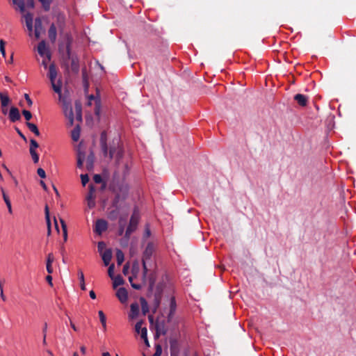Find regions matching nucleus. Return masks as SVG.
<instances>
[{
    "instance_id": "nucleus-11",
    "label": "nucleus",
    "mask_w": 356,
    "mask_h": 356,
    "mask_svg": "<svg viewBox=\"0 0 356 356\" xmlns=\"http://www.w3.org/2000/svg\"><path fill=\"white\" fill-rule=\"evenodd\" d=\"M129 174V166L127 162L120 163V177L125 181L127 176Z\"/></svg>"
},
{
    "instance_id": "nucleus-10",
    "label": "nucleus",
    "mask_w": 356,
    "mask_h": 356,
    "mask_svg": "<svg viewBox=\"0 0 356 356\" xmlns=\"http://www.w3.org/2000/svg\"><path fill=\"white\" fill-rule=\"evenodd\" d=\"M108 228V223L104 219H98L96 221L95 227V232L98 234H102V232L106 231Z\"/></svg>"
},
{
    "instance_id": "nucleus-45",
    "label": "nucleus",
    "mask_w": 356,
    "mask_h": 356,
    "mask_svg": "<svg viewBox=\"0 0 356 356\" xmlns=\"http://www.w3.org/2000/svg\"><path fill=\"white\" fill-rule=\"evenodd\" d=\"M81 183L83 186L86 185V184L89 181V177L87 174L81 175Z\"/></svg>"
},
{
    "instance_id": "nucleus-5",
    "label": "nucleus",
    "mask_w": 356,
    "mask_h": 356,
    "mask_svg": "<svg viewBox=\"0 0 356 356\" xmlns=\"http://www.w3.org/2000/svg\"><path fill=\"white\" fill-rule=\"evenodd\" d=\"M109 156L111 159L113 157L115 158L116 170L114 172H120V163L122 162L121 159L123 156V149L119 146L117 147L115 146L111 147L109 150Z\"/></svg>"
},
{
    "instance_id": "nucleus-9",
    "label": "nucleus",
    "mask_w": 356,
    "mask_h": 356,
    "mask_svg": "<svg viewBox=\"0 0 356 356\" xmlns=\"http://www.w3.org/2000/svg\"><path fill=\"white\" fill-rule=\"evenodd\" d=\"M38 52L41 56H46L48 60L51 59V54L44 40L39 42L38 45Z\"/></svg>"
},
{
    "instance_id": "nucleus-48",
    "label": "nucleus",
    "mask_w": 356,
    "mask_h": 356,
    "mask_svg": "<svg viewBox=\"0 0 356 356\" xmlns=\"http://www.w3.org/2000/svg\"><path fill=\"white\" fill-rule=\"evenodd\" d=\"M93 180L96 184H100L103 181L102 176L98 174L94 175Z\"/></svg>"
},
{
    "instance_id": "nucleus-7",
    "label": "nucleus",
    "mask_w": 356,
    "mask_h": 356,
    "mask_svg": "<svg viewBox=\"0 0 356 356\" xmlns=\"http://www.w3.org/2000/svg\"><path fill=\"white\" fill-rule=\"evenodd\" d=\"M150 270H149L147 268V275L146 276V282H148V284H149V289L150 291H152L153 289V287L155 284V282L156 281V271L155 270H152V271H150L149 273ZM142 282H143V285H144V282L142 280ZM147 283L145 284V285Z\"/></svg>"
},
{
    "instance_id": "nucleus-17",
    "label": "nucleus",
    "mask_w": 356,
    "mask_h": 356,
    "mask_svg": "<svg viewBox=\"0 0 356 356\" xmlns=\"http://www.w3.org/2000/svg\"><path fill=\"white\" fill-rule=\"evenodd\" d=\"M139 314V305L137 302H134L130 306V313L129 316L130 318H136Z\"/></svg>"
},
{
    "instance_id": "nucleus-54",
    "label": "nucleus",
    "mask_w": 356,
    "mask_h": 356,
    "mask_svg": "<svg viewBox=\"0 0 356 356\" xmlns=\"http://www.w3.org/2000/svg\"><path fill=\"white\" fill-rule=\"evenodd\" d=\"M26 6L29 8L34 7V0H26Z\"/></svg>"
},
{
    "instance_id": "nucleus-26",
    "label": "nucleus",
    "mask_w": 356,
    "mask_h": 356,
    "mask_svg": "<svg viewBox=\"0 0 356 356\" xmlns=\"http://www.w3.org/2000/svg\"><path fill=\"white\" fill-rule=\"evenodd\" d=\"M80 126L77 124L74 129L72 131L71 137L74 141H78L80 138Z\"/></svg>"
},
{
    "instance_id": "nucleus-21",
    "label": "nucleus",
    "mask_w": 356,
    "mask_h": 356,
    "mask_svg": "<svg viewBox=\"0 0 356 356\" xmlns=\"http://www.w3.org/2000/svg\"><path fill=\"white\" fill-rule=\"evenodd\" d=\"M102 258L105 266H108L112 259L111 250L107 249L102 254Z\"/></svg>"
},
{
    "instance_id": "nucleus-43",
    "label": "nucleus",
    "mask_w": 356,
    "mask_h": 356,
    "mask_svg": "<svg viewBox=\"0 0 356 356\" xmlns=\"http://www.w3.org/2000/svg\"><path fill=\"white\" fill-rule=\"evenodd\" d=\"M129 281L130 282L132 288H134V289L140 290L142 288V286H143L142 284H135V283L132 282V281H133L132 277H129Z\"/></svg>"
},
{
    "instance_id": "nucleus-57",
    "label": "nucleus",
    "mask_w": 356,
    "mask_h": 356,
    "mask_svg": "<svg viewBox=\"0 0 356 356\" xmlns=\"http://www.w3.org/2000/svg\"><path fill=\"white\" fill-rule=\"evenodd\" d=\"M24 98L26 100L29 106H31L32 104H33V101L31 100V99L30 98L29 95L28 94H24Z\"/></svg>"
},
{
    "instance_id": "nucleus-30",
    "label": "nucleus",
    "mask_w": 356,
    "mask_h": 356,
    "mask_svg": "<svg viewBox=\"0 0 356 356\" xmlns=\"http://www.w3.org/2000/svg\"><path fill=\"white\" fill-rule=\"evenodd\" d=\"M161 293L160 292L156 293L154 295V312H155L156 310L159 308L160 303H161Z\"/></svg>"
},
{
    "instance_id": "nucleus-35",
    "label": "nucleus",
    "mask_w": 356,
    "mask_h": 356,
    "mask_svg": "<svg viewBox=\"0 0 356 356\" xmlns=\"http://www.w3.org/2000/svg\"><path fill=\"white\" fill-rule=\"evenodd\" d=\"M170 354L172 353H176V355H179V348L177 343L175 341H170Z\"/></svg>"
},
{
    "instance_id": "nucleus-19",
    "label": "nucleus",
    "mask_w": 356,
    "mask_h": 356,
    "mask_svg": "<svg viewBox=\"0 0 356 356\" xmlns=\"http://www.w3.org/2000/svg\"><path fill=\"white\" fill-rule=\"evenodd\" d=\"M76 119L79 122H82V106L79 101H76L74 103Z\"/></svg>"
},
{
    "instance_id": "nucleus-55",
    "label": "nucleus",
    "mask_w": 356,
    "mask_h": 356,
    "mask_svg": "<svg viewBox=\"0 0 356 356\" xmlns=\"http://www.w3.org/2000/svg\"><path fill=\"white\" fill-rule=\"evenodd\" d=\"M105 247H106V244L104 242L100 241L98 243L97 248H98L99 252H102V250L104 248H105Z\"/></svg>"
},
{
    "instance_id": "nucleus-53",
    "label": "nucleus",
    "mask_w": 356,
    "mask_h": 356,
    "mask_svg": "<svg viewBox=\"0 0 356 356\" xmlns=\"http://www.w3.org/2000/svg\"><path fill=\"white\" fill-rule=\"evenodd\" d=\"M54 261V256L52 253H49L47 255V264H52Z\"/></svg>"
},
{
    "instance_id": "nucleus-31",
    "label": "nucleus",
    "mask_w": 356,
    "mask_h": 356,
    "mask_svg": "<svg viewBox=\"0 0 356 356\" xmlns=\"http://www.w3.org/2000/svg\"><path fill=\"white\" fill-rule=\"evenodd\" d=\"M0 100L2 107H6L10 102L8 96L3 95L2 92L0 93Z\"/></svg>"
},
{
    "instance_id": "nucleus-61",
    "label": "nucleus",
    "mask_w": 356,
    "mask_h": 356,
    "mask_svg": "<svg viewBox=\"0 0 356 356\" xmlns=\"http://www.w3.org/2000/svg\"><path fill=\"white\" fill-rule=\"evenodd\" d=\"M78 275H79V279L80 280V282H84V275L82 272V270H79V273H78Z\"/></svg>"
},
{
    "instance_id": "nucleus-14",
    "label": "nucleus",
    "mask_w": 356,
    "mask_h": 356,
    "mask_svg": "<svg viewBox=\"0 0 356 356\" xmlns=\"http://www.w3.org/2000/svg\"><path fill=\"white\" fill-rule=\"evenodd\" d=\"M9 119L12 122H15L21 118L19 109L16 107H11L9 111Z\"/></svg>"
},
{
    "instance_id": "nucleus-20",
    "label": "nucleus",
    "mask_w": 356,
    "mask_h": 356,
    "mask_svg": "<svg viewBox=\"0 0 356 356\" xmlns=\"http://www.w3.org/2000/svg\"><path fill=\"white\" fill-rule=\"evenodd\" d=\"M294 99L301 106H307L308 102V97L306 95L302 94H297L294 96Z\"/></svg>"
},
{
    "instance_id": "nucleus-6",
    "label": "nucleus",
    "mask_w": 356,
    "mask_h": 356,
    "mask_svg": "<svg viewBox=\"0 0 356 356\" xmlns=\"http://www.w3.org/2000/svg\"><path fill=\"white\" fill-rule=\"evenodd\" d=\"M156 337H159V335H165L168 332V329L165 326V322L164 320L159 321H156L155 323Z\"/></svg>"
},
{
    "instance_id": "nucleus-18",
    "label": "nucleus",
    "mask_w": 356,
    "mask_h": 356,
    "mask_svg": "<svg viewBox=\"0 0 356 356\" xmlns=\"http://www.w3.org/2000/svg\"><path fill=\"white\" fill-rule=\"evenodd\" d=\"M48 37L52 43H54L56 40L57 31L54 24H51L48 30Z\"/></svg>"
},
{
    "instance_id": "nucleus-40",
    "label": "nucleus",
    "mask_w": 356,
    "mask_h": 356,
    "mask_svg": "<svg viewBox=\"0 0 356 356\" xmlns=\"http://www.w3.org/2000/svg\"><path fill=\"white\" fill-rule=\"evenodd\" d=\"M29 151L33 162L37 163L39 161V156L37 154L35 149H30Z\"/></svg>"
},
{
    "instance_id": "nucleus-29",
    "label": "nucleus",
    "mask_w": 356,
    "mask_h": 356,
    "mask_svg": "<svg viewBox=\"0 0 356 356\" xmlns=\"http://www.w3.org/2000/svg\"><path fill=\"white\" fill-rule=\"evenodd\" d=\"M27 127L29 128V129L33 132L35 136H40V131L38 129V127L33 124V123H31V122H27L26 123Z\"/></svg>"
},
{
    "instance_id": "nucleus-44",
    "label": "nucleus",
    "mask_w": 356,
    "mask_h": 356,
    "mask_svg": "<svg viewBox=\"0 0 356 356\" xmlns=\"http://www.w3.org/2000/svg\"><path fill=\"white\" fill-rule=\"evenodd\" d=\"M22 115L27 121H29L32 118V114L29 111L23 110Z\"/></svg>"
},
{
    "instance_id": "nucleus-3",
    "label": "nucleus",
    "mask_w": 356,
    "mask_h": 356,
    "mask_svg": "<svg viewBox=\"0 0 356 356\" xmlns=\"http://www.w3.org/2000/svg\"><path fill=\"white\" fill-rule=\"evenodd\" d=\"M154 252V245L152 242L147 243L145 250L143 254V281L144 284L146 283V276L147 275V266L151 261V258Z\"/></svg>"
},
{
    "instance_id": "nucleus-37",
    "label": "nucleus",
    "mask_w": 356,
    "mask_h": 356,
    "mask_svg": "<svg viewBox=\"0 0 356 356\" xmlns=\"http://www.w3.org/2000/svg\"><path fill=\"white\" fill-rule=\"evenodd\" d=\"M84 159H85L84 153L79 152L78 153V157H77V167L79 168H82Z\"/></svg>"
},
{
    "instance_id": "nucleus-50",
    "label": "nucleus",
    "mask_w": 356,
    "mask_h": 356,
    "mask_svg": "<svg viewBox=\"0 0 356 356\" xmlns=\"http://www.w3.org/2000/svg\"><path fill=\"white\" fill-rule=\"evenodd\" d=\"M93 159H94V156L92 154H90L88 156V159H87L88 168H89V165H90V167H91L92 165Z\"/></svg>"
},
{
    "instance_id": "nucleus-39",
    "label": "nucleus",
    "mask_w": 356,
    "mask_h": 356,
    "mask_svg": "<svg viewBox=\"0 0 356 356\" xmlns=\"http://www.w3.org/2000/svg\"><path fill=\"white\" fill-rule=\"evenodd\" d=\"M29 151L33 162L37 163L39 161V156L37 154L35 149H30Z\"/></svg>"
},
{
    "instance_id": "nucleus-16",
    "label": "nucleus",
    "mask_w": 356,
    "mask_h": 356,
    "mask_svg": "<svg viewBox=\"0 0 356 356\" xmlns=\"http://www.w3.org/2000/svg\"><path fill=\"white\" fill-rule=\"evenodd\" d=\"M116 296L118 298L119 300L122 303H124V302H125L127 300V298H128L127 291L123 287L120 288L117 291Z\"/></svg>"
},
{
    "instance_id": "nucleus-24",
    "label": "nucleus",
    "mask_w": 356,
    "mask_h": 356,
    "mask_svg": "<svg viewBox=\"0 0 356 356\" xmlns=\"http://www.w3.org/2000/svg\"><path fill=\"white\" fill-rule=\"evenodd\" d=\"M100 144L104 155L106 156L108 154V146L106 144L105 132H102L101 134Z\"/></svg>"
},
{
    "instance_id": "nucleus-38",
    "label": "nucleus",
    "mask_w": 356,
    "mask_h": 356,
    "mask_svg": "<svg viewBox=\"0 0 356 356\" xmlns=\"http://www.w3.org/2000/svg\"><path fill=\"white\" fill-rule=\"evenodd\" d=\"M13 3L18 6L20 11L24 13L25 11V3L24 0H13Z\"/></svg>"
},
{
    "instance_id": "nucleus-52",
    "label": "nucleus",
    "mask_w": 356,
    "mask_h": 356,
    "mask_svg": "<svg viewBox=\"0 0 356 356\" xmlns=\"http://www.w3.org/2000/svg\"><path fill=\"white\" fill-rule=\"evenodd\" d=\"M37 173L38 175L41 177V178H45L46 177V173H45V171L40 168L38 169L37 170Z\"/></svg>"
},
{
    "instance_id": "nucleus-60",
    "label": "nucleus",
    "mask_w": 356,
    "mask_h": 356,
    "mask_svg": "<svg viewBox=\"0 0 356 356\" xmlns=\"http://www.w3.org/2000/svg\"><path fill=\"white\" fill-rule=\"evenodd\" d=\"M15 131H17V133L18 134V135L24 140H26V138L25 137V136L22 134V132L17 128V127H15Z\"/></svg>"
},
{
    "instance_id": "nucleus-41",
    "label": "nucleus",
    "mask_w": 356,
    "mask_h": 356,
    "mask_svg": "<svg viewBox=\"0 0 356 356\" xmlns=\"http://www.w3.org/2000/svg\"><path fill=\"white\" fill-rule=\"evenodd\" d=\"M98 315L99 317V321L102 324H104V323H106V317L104 313L103 312V311L99 310L98 312Z\"/></svg>"
},
{
    "instance_id": "nucleus-8",
    "label": "nucleus",
    "mask_w": 356,
    "mask_h": 356,
    "mask_svg": "<svg viewBox=\"0 0 356 356\" xmlns=\"http://www.w3.org/2000/svg\"><path fill=\"white\" fill-rule=\"evenodd\" d=\"M143 321H139L135 325V331L138 334H140L141 338L147 343V330L146 327H142Z\"/></svg>"
},
{
    "instance_id": "nucleus-63",
    "label": "nucleus",
    "mask_w": 356,
    "mask_h": 356,
    "mask_svg": "<svg viewBox=\"0 0 356 356\" xmlns=\"http://www.w3.org/2000/svg\"><path fill=\"white\" fill-rule=\"evenodd\" d=\"M161 348L160 346H158L155 353L153 355V356H161Z\"/></svg>"
},
{
    "instance_id": "nucleus-64",
    "label": "nucleus",
    "mask_w": 356,
    "mask_h": 356,
    "mask_svg": "<svg viewBox=\"0 0 356 356\" xmlns=\"http://www.w3.org/2000/svg\"><path fill=\"white\" fill-rule=\"evenodd\" d=\"M46 280L47 281V282L51 285L52 286L53 285V283H52V277L49 275L46 277Z\"/></svg>"
},
{
    "instance_id": "nucleus-28",
    "label": "nucleus",
    "mask_w": 356,
    "mask_h": 356,
    "mask_svg": "<svg viewBox=\"0 0 356 356\" xmlns=\"http://www.w3.org/2000/svg\"><path fill=\"white\" fill-rule=\"evenodd\" d=\"M119 229H118V235L122 236L124 232V227L126 225V219L120 217L119 219Z\"/></svg>"
},
{
    "instance_id": "nucleus-25",
    "label": "nucleus",
    "mask_w": 356,
    "mask_h": 356,
    "mask_svg": "<svg viewBox=\"0 0 356 356\" xmlns=\"http://www.w3.org/2000/svg\"><path fill=\"white\" fill-rule=\"evenodd\" d=\"M26 27L30 33L33 31V16L31 13H27L24 16Z\"/></svg>"
},
{
    "instance_id": "nucleus-49",
    "label": "nucleus",
    "mask_w": 356,
    "mask_h": 356,
    "mask_svg": "<svg viewBox=\"0 0 356 356\" xmlns=\"http://www.w3.org/2000/svg\"><path fill=\"white\" fill-rule=\"evenodd\" d=\"M114 264H111L109 266L108 269V274L111 278H113V272H114Z\"/></svg>"
},
{
    "instance_id": "nucleus-32",
    "label": "nucleus",
    "mask_w": 356,
    "mask_h": 356,
    "mask_svg": "<svg viewBox=\"0 0 356 356\" xmlns=\"http://www.w3.org/2000/svg\"><path fill=\"white\" fill-rule=\"evenodd\" d=\"M112 279L113 280V288H116V287L123 284V283H124V280L120 275H118L115 277H113V278H112Z\"/></svg>"
},
{
    "instance_id": "nucleus-34",
    "label": "nucleus",
    "mask_w": 356,
    "mask_h": 356,
    "mask_svg": "<svg viewBox=\"0 0 356 356\" xmlns=\"http://www.w3.org/2000/svg\"><path fill=\"white\" fill-rule=\"evenodd\" d=\"M116 259H117V264L118 265L120 266L124 259V253L122 250H118L116 252Z\"/></svg>"
},
{
    "instance_id": "nucleus-4",
    "label": "nucleus",
    "mask_w": 356,
    "mask_h": 356,
    "mask_svg": "<svg viewBox=\"0 0 356 356\" xmlns=\"http://www.w3.org/2000/svg\"><path fill=\"white\" fill-rule=\"evenodd\" d=\"M139 219L140 213L138 209L136 207L134 208L133 213L130 218L128 227L124 236V240H125L126 243H128L131 234L136 230Z\"/></svg>"
},
{
    "instance_id": "nucleus-58",
    "label": "nucleus",
    "mask_w": 356,
    "mask_h": 356,
    "mask_svg": "<svg viewBox=\"0 0 356 356\" xmlns=\"http://www.w3.org/2000/svg\"><path fill=\"white\" fill-rule=\"evenodd\" d=\"M87 201H88V206L89 208H93L95 206V199L87 200Z\"/></svg>"
},
{
    "instance_id": "nucleus-27",
    "label": "nucleus",
    "mask_w": 356,
    "mask_h": 356,
    "mask_svg": "<svg viewBox=\"0 0 356 356\" xmlns=\"http://www.w3.org/2000/svg\"><path fill=\"white\" fill-rule=\"evenodd\" d=\"M142 312L145 316L149 312V305L146 300L143 297L140 298Z\"/></svg>"
},
{
    "instance_id": "nucleus-59",
    "label": "nucleus",
    "mask_w": 356,
    "mask_h": 356,
    "mask_svg": "<svg viewBox=\"0 0 356 356\" xmlns=\"http://www.w3.org/2000/svg\"><path fill=\"white\" fill-rule=\"evenodd\" d=\"M46 268L49 274H51L53 273L52 264H46Z\"/></svg>"
},
{
    "instance_id": "nucleus-46",
    "label": "nucleus",
    "mask_w": 356,
    "mask_h": 356,
    "mask_svg": "<svg viewBox=\"0 0 356 356\" xmlns=\"http://www.w3.org/2000/svg\"><path fill=\"white\" fill-rule=\"evenodd\" d=\"M118 209H115V210L113 211H111L109 214H108V217L111 218V219H115L117 216H118Z\"/></svg>"
},
{
    "instance_id": "nucleus-42",
    "label": "nucleus",
    "mask_w": 356,
    "mask_h": 356,
    "mask_svg": "<svg viewBox=\"0 0 356 356\" xmlns=\"http://www.w3.org/2000/svg\"><path fill=\"white\" fill-rule=\"evenodd\" d=\"M6 42L3 40H0V51L3 57H6L5 51Z\"/></svg>"
},
{
    "instance_id": "nucleus-33",
    "label": "nucleus",
    "mask_w": 356,
    "mask_h": 356,
    "mask_svg": "<svg viewBox=\"0 0 356 356\" xmlns=\"http://www.w3.org/2000/svg\"><path fill=\"white\" fill-rule=\"evenodd\" d=\"M45 218L47 220V229H48V234L49 235L51 234V222H50V218H49V208L47 205L45 207Z\"/></svg>"
},
{
    "instance_id": "nucleus-22",
    "label": "nucleus",
    "mask_w": 356,
    "mask_h": 356,
    "mask_svg": "<svg viewBox=\"0 0 356 356\" xmlns=\"http://www.w3.org/2000/svg\"><path fill=\"white\" fill-rule=\"evenodd\" d=\"M49 78L50 79L51 83L55 82L56 78L57 76V70L54 64H51L49 67Z\"/></svg>"
},
{
    "instance_id": "nucleus-2",
    "label": "nucleus",
    "mask_w": 356,
    "mask_h": 356,
    "mask_svg": "<svg viewBox=\"0 0 356 356\" xmlns=\"http://www.w3.org/2000/svg\"><path fill=\"white\" fill-rule=\"evenodd\" d=\"M51 83L54 91L58 95L59 101L62 103L64 115L69 120V125L72 126L74 124V113L68 94L67 92L62 93V83L60 81H58V83L51 82Z\"/></svg>"
},
{
    "instance_id": "nucleus-13",
    "label": "nucleus",
    "mask_w": 356,
    "mask_h": 356,
    "mask_svg": "<svg viewBox=\"0 0 356 356\" xmlns=\"http://www.w3.org/2000/svg\"><path fill=\"white\" fill-rule=\"evenodd\" d=\"M35 30L34 34L36 39L40 38V34L43 31L42 22L40 17H37L35 19V24H34Z\"/></svg>"
},
{
    "instance_id": "nucleus-12",
    "label": "nucleus",
    "mask_w": 356,
    "mask_h": 356,
    "mask_svg": "<svg viewBox=\"0 0 356 356\" xmlns=\"http://www.w3.org/2000/svg\"><path fill=\"white\" fill-rule=\"evenodd\" d=\"M177 309L176 300L174 296L170 298V310L168 315V322H170L175 314Z\"/></svg>"
},
{
    "instance_id": "nucleus-36",
    "label": "nucleus",
    "mask_w": 356,
    "mask_h": 356,
    "mask_svg": "<svg viewBox=\"0 0 356 356\" xmlns=\"http://www.w3.org/2000/svg\"><path fill=\"white\" fill-rule=\"evenodd\" d=\"M60 222L63 232V238H64V241H66L67 239V225L63 219L60 218Z\"/></svg>"
},
{
    "instance_id": "nucleus-51",
    "label": "nucleus",
    "mask_w": 356,
    "mask_h": 356,
    "mask_svg": "<svg viewBox=\"0 0 356 356\" xmlns=\"http://www.w3.org/2000/svg\"><path fill=\"white\" fill-rule=\"evenodd\" d=\"M1 193H2V196H3V200L5 202V203H8V202H10V200L8 197V196L6 194L3 188H1Z\"/></svg>"
},
{
    "instance_id": "nucleus-23",
    "label": "nucleus",
    "mask_w": 356,
    "mask_h": 356,
    "mask_svg": "<svg viewBox=\"0 0 356 356\" xmlns=\"http://www.w3.org/2000/svg\"><path fill=\"white\" fill-rule=\"evenodd\" d=\"M72 40L70 36H67V42H66V49H65V56L66 59L72 58V56H75L76 55L72 54L71 51V44Z\"/></svg>"
},
{
    "instance_id": "nucleus-62",
    "label": "nucleus",
    "mask_w": 356,
    "mask_h": 356,
    "mask_svg": "<svg viewBox=\"0 0 356 356\" xmlns=\"http://www.w3.org/2000/svg\"><path fill=\"white\" fill-rule=\"evenodd\" d=\"M151 235V232L149 228H146L144 234V238H148Z\"/></svg>"
},
{
    "instance_id": "nucleus-56",
    "label": "nucleus",
    "mask_w": 356,
    "mask_h": 356,
    "mask_svg": "<svg viewBox=\"0 0 356 356\" xmlns=\"http://www.w3.org/2000/svg\"><path fill=\"white\" fill-rule=\"evenodd\" d=\"M95 113L97 115H99L100 113V107H99V101L96 102V106L95 109Z\"/></svg>"
},
{
    "instance_id": "nucleus-15",
    "label": "nucleus",
    "mask_w": 356,
    "mask_h": 356,
    "mask_svg": "<svg viewBox=\"0 0 356 356\" xmlns=\"http://www.w3.org/2000/svg\"><path fill=\"white\" fill-rule=\"evenodd\" d=\"M71 61V70L74 74H78L79 72V60L77 56H72V58H68Z\"/></svg>"
},
{
    "instance_id": "nucleus-1",
    "label": "nucleus",
    "mask_w": 356,
    "mask_h": 356,
    "mask_svg": "<svg viewBox=\"0 0 356 356\" xmlns=\"http://www.w3.org/2000/svg\"><path fill=\"white\" fill-rule=\"evenodd\" d=\"M109 189L115 194V197L112 201V206L115 209H118V204L127 198L129 189L128 184L124 181V180L120 179L119 172L113 173Z\"/></svg>"
},
{
    "instance_id": "nucleus-47",
    "label": "nucleus",
    "mask_w": 356,
    "mask_h": 356,
    "mask_svg": "<svg viewBox=\"0 0 356 356\" xmlns=\"http://www.w3.org/2000/svg\"><path fill=\"white\" fill-rule=\"evenodd\" d=\"M39 147L38 142L34 139L30 140V149H36Z\"/></svg>"
}]
</instances>
